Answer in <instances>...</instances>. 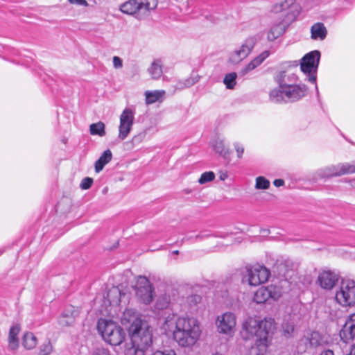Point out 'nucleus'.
<instances>
[{"label": "nucleus", "mask_w": 355, "mask_h": 355, "mask_svg": "<svg viewBox=\"0 0 355 355\" xmlns=\"http://www.w3.org/2000/svg\"><path fill=\"white\" fill-rule=\"evenodd\" d=\"M163 328L172 334L173 340L182 347H192L202 334L200 322L197 318L173 313L165 318Z\"/></svg>", "instance_id": "2"}, {"label": "nucleus", "mask_w": 355, "mask_h": 355, "mask_svg": "<svg viewBox=\"0 0 355 355\" xmlns=\"http://www.w3.org/2000/svg\"><path fill=\"white\" fill-rule=\"evenodd\" d=\"M37 344V339L32 332L24 334L22 339L23 346L28 350L33 349Z\"/></svg>", "instance_id": "28"}, {"label": "nucleus", "mask_w": 355, "mask_h": 355, "mask_svg": "<svg viewBox=\"0 0 355 355\" xmlns=\"http://www.w3.org/2000/svg\"><path fill=\"white\" fill-rule=\"evenodd\" d=\"M79 311L73 306L67 308L59 317L58 322L62 327H69L75 322Z\"/></svg>", "instance_id": "17"}, {"label": "nucleus", "mask_w": 355, "mask_h": 355, "mask_svg": "<svg viewBox=\"0 0 355 355\" xmlns=\"http://www.w3.org/2000/svg\"><path fill=\"white\" fill-rule=\"evenodd\" d=\"M200 300L201 297L198 295H191L187 297L183 304V309L185 311L192 312Z\"/></svg>", "instance_id": "26"}, {"label": "nucleus", "mask_w": 355, "mask_h": 355, "mask_svg": "<svg viewBox=\"0 0 355 355\" xmlns=\"http://www.w3.org/2000/svg\"><path fill=\"white\" fill-rule=\"evenodd\" d=\"M123 324H130L128 332L130 342L125 344V355H145L150 347L152 340V329L150 327L138 317L134 309H126L121 317Z\"/></svg>", "instance_id": "1"}, {"label": "nucleus", "mask_w": 355, "mask_h": 355, "mask_svg": "<svg viewBox=\"0 0 355 355\" xmlns=\"http://www.w3.org/2000/svg\"><path fill=\"white\" fill-rule=\"evenodd\" d=\"M320 59V52L315 50L306 53L300 62L301 71L307 76L309 82L315 83L317 79V71Z\"/></svg>", "instance_id": "8"}, {"label": "nucleus", "mask_w": 355, "mask_h": 355, "mask_svg": "<svg viewBox=\"0 0 355 355\" xmlns=\"http://www.w3.org/2000/svg\"><path fill=\"white\" fill-rule=\"evenodd\" d=\"M267 352V349H259L257 347H250L247 355H266Z\"/></svg>", "instance_id": "39"}, {"label": "nucleus", "mask_w": 355, "mask_h": 355, "mask_svg": "<svg viewBox=\"0 0 355 355\" xmlns=\"http://www.w3.org/2000/svg\"><path fill=\"white\" fill-rule=\"evenodd\" d=\"M215 179V173L212 171H207L202 173L201 176L198 180V183L200 184H205L206 183L210 182Z\"/></svg>", "instance_id": "35"}, {"label": "nucleus", "mask_w": 355, "mask_h": 355, "mask_svg": "<svg viewBox=\"0 0 355 355\" xmlns=\"http://www.w3.org/2000/svg\"><path fill=\"white\" fill-rule=\"evenodd\" d=\"M273 184L275 187H279L284 184V181L282 179H276L274 180Z\"/></svg>", "instance_id": "49"}, {"label": "nucleus", "mask_w": 355, "mask_h": 355, "mask_svg": "<svg viewBox=\"0 0 355 355\" xmlns=\"http://www.w3.org/2000/svg\"><path fill=\"white\" fill-rule=\"evenodd\" d=\"M350 184L352 187L355 188V179H353L350 181Z\"/></svg>", "instance_id": "51"}, {"label": "nucleus", "mask_w": 355, "mask_h": 355, "mask_svg": "<svg viewBox=\"0 0 355 355\" xmlns=\"http://www.w3.org/2000/svg\"><path fill=\"white\" fill-rule=\"evenodd\" d=\"M320 355H334V352L331 349H326L322 351Z\"/></svg>", "instance_id": "50"}, {"label": "nucleus", "mask_w": 355, "mask_h": 355, "mask_svg": "<svg viewBox=\"0 0 355 355\" xmlns=\"http://www.w3.org/2000/svg\"><path fill=\"white\" fill-rule=\"evenodd\" d=\"M172 254L178 255L179 254V251L178 250H174V251L172 252Z\"/></svg>", "instance_id": "52"}, {"label": "nucleus", "mask_w": 355, "mask_h": 355, "mask_svg": "<svg viewBox=\"0 0 355 355\" xmlns=\"http://www.w3.org/2000/svg\"><path fill=\"white\" fill-rule=\"evenodd\" d=\"M199 80L200 76L198 75L189 77L184 80L178 81L175 86V89L178 90L184 89L186 88L193 86L194 84L198 83Z\"/></svg>", "instance_id": "29"}, {"label": "nucleus", "mask_w": 355, "mask_h": 355, "mask_svg": "<svg viewBox=\"0 0 355 355\" xmlns=\"http://www.w3.org/2000/svg\"><path fill=\"white\" fill-rule=\"evenodd\" d=\"M215 325L218 333L232 337L236 331V316L232 312H225L216 317Z\"/></svg>", "instance_id": "10"}, {"label": "nucleus", "mask_w": 355, "mask_h": 355, "mask_svg": "<svg viewBox=\"0 0 355 355\" xmlns=\"http://www.w3.org/2000/svg\"><path fill=\"white\" fill-rule=\"evenodd\" d=\"M93 183V179L91 178H85L83 179L80 183V188L82 189L86 190L89 189Z\"/></svg>", "instance_id": "40"}, {"label": "nucleus", "mask_w": 355, "mask_h": 355, "mask_svg": "<svg viewBox=\"0 0 355 355\" xmlns=\"http://www.w3.org/2000/svg\"><path fill=\"white\" fill-rule=\"evenodd\" d=\"M270 184V181L263 176H259L256 178L255 188L257 189H267Z\"/></svg>", "instance_id": "34"}, {"label": "nucleus", "mask_w": 355, "mask_h": 355, "mask_svg": "<svg viewBox=\"0 0 355 355\" xmlns=\"http://www.w3.org/2000/svg\"><path fill=\"white\" fill-rule=\"evenodd\" d=\"M92 355H110V354L108 349L101 347L95 349Z\"/></svg>", "instance_id": "46"}, {"label": "nucleus", "mask_w": 355, "mask_h": 355, "mask_svg": "<svg viewBox=\"0 0 355 355\" xmlns=\"http://www.w3.org/2000/svg\"><path fill=\"white\" fill-rule=\"evenodd\" d=\"M113 67L118 69L123 67V60L119 56H114L112 58Z\"/></svg>", "instance_id": "44"}, {"label": "nucleus", "mask_w": 355, "mask_h": 355, "mask_svg": "<svg viewBox=\"0 0 355 355\" xmlns=\"http://www.w3.org/2000/svg\"><path fill=\"white\" fill-rule=\"evenodd\" d=\"M281 295L282 291L276 286H261L254 293L253 301L257 304H263L270 300H277Z\"/></svg>", "instance_id": "13"}, {"label": "nucleus", "mask_w": 355, "mask_h": 355, "mask_svg": "<svg viewBox=\"0 0 355 355\" xmlns=\"http://www.w3.org/2000/svg\"><path fill=\"white\" fill-rule=\"evenodd\" d=\"M135 293L138 299L145 304H149L154 299V293L149 280L146 277L137 278Z\"/></svg>", "instance_id": "11"}, {"label": "nucleus", "mask_w": 355, "mask_h": 355, "mask_svg": "<svg viewBox=\"0 0 355 355\" xmlns=\"http://www.w3.org/2000/svg\"><path fill=\"white\" fill-rule=\"evenodd\" d=\"M170 303V300L167 297H163L162 298H159L157 302V306L159 309H164L166 308L168 304Z\"/></svg>", "instance_id": "42"}, {"label": "nucleus", "mask_w": 355, "mask_h": 355, "mask_svg": "<svg viewBox=\"0 0 355 355\" xmlns=\"http://www.w3.org/2000/svg\"><path fill=\"white\" fill-rule=\"evenodd\" d=\"M253 37L246 39L239 48L234 49L230 55L229 61L232 64H239L246 58L251 53L255 45Z\"/></svg>", "instance_id": "14"}, {"label": "nucleus", "mask_w": 355, "mask_h": 355, "mask_svg": "<svg viewBox=\"0 0 355 355\" xmlns=\"http://www.w3.org/2000/svg\"><path fill=\"white\" fill-rule=\"evenodd\" d=\"M153 355H177L173 349L157 350Z\"/></svg>", "instance_id": "45"}, {"label": "nucleus", "mask_w": 355, "mask_h": 355, "mask_svg": "<svg viewBox=\"0 0 355 355\" xmlns=\"http://www.w3.org/2000/svg\"><path fill=\"white\" fill-rule=\"evenodd\" d=\"M162 61L160 59H156L153 61L148 69L149 74L153 79H159L162 75Z\"/></svg>", "instance_id": "24"}, {"label": "nucleus", "mask_w": 355, "mask_h": 355, "mask_svg": "<svg viewBox=\"0 0 355 355\" xmlns=\"http://www.w3.org/2000/svg\"><path fill=\"white\" fill-rule=\"evenodd\" d=\"M112 158V153L110 150H105L98 159L95 163V171L96 173L101 171L107 164H108Z\"/></svg>", "instance_id": "25"}, {"label": "nucleus", "mask_w": 355, "mask_h": 355, "mask_svg": "<svg viewBox=\"0 0 355 355\" xmlns=\"http://www.w3.org/2000/svg\"><path fill=\"white\" fill-rule=\"evenodd\" d=\"M275 329V322L272 318L261 319L257 316H248L242 322L240 334L244 340L256 338V343L251 347L260 349L264 347V349H267L268 337Z\"/></svg>", "instance_id": "4"}, {"label": "nucleus", "mask_w": 355, "mask_h": 355, "mask_svg": "<svg viewBox=\"0 0 355 355\" xmlns=\"http://www.w3.org/2000/svg\"><path fill=\"white\" fill-rule=\"evenodd\" d=\"M340 164L343 175L355 173V162Z\"/></svg>", "instance_id": "36"}, {"label": "nucleus", "mask_w": 355, "mask_h": 355, "mask_svg": "<svg viewBox=\"0 0 355 355\" xmlns=\"http://www.w3.org/2000/svg\"><path fill=\"white\" fill-rule=\"evenodd\" d=\"M338 279L335 272L330 270H322L318 276V282L321 288L331 290Z\"/></svg>", "instance_id": "16"}, {"label": "nucleus", "mask_w": 355, "mask_h": 355, "mask_svg": "<svg viewBox=\"0 0 355 355\" xmlns=\"http://www.w3.org/2000/svg\"><path fill=\"white\" fill-rule=\"evenodd\" d=\"M327 35V30L322 23L318 22L311 27V37L314 40H324Z\"/></svg>", "instance_id": "22"}, {"label": "nucleus", "mask_w": 355, "mask_h": 355, "mask_svg": "<svg viewBox=\"0 0 355 355\" xmlns=\"http://www.w3.org/2000/svg\"><path fill=\"white\" fill-rule=\"evenodd\" d=\"M270 55V52L268 51H265L262 52L257 57L254 58L250 62H249L244 68H243L240 71L239 74L242 76H245L250 71L254 70Z\"/></svg>", "instance_id": "18"}, {"label": "nucleus", "mask_w": 355, "mask_h": 355, "mask_svg": "<svg viewBox=\"0 0 355 355\" xmlns=\"http://www.w3.org/2000/svg\"><path fill=\"white\" fill-rule=\"evenodd\" d=\"M284 27L282 24H277L273 26L268 33V39L273 41L281 36L284 33Z\"/></svg>", "instance_id": "32"}, {"label": "nucleus", "mask_w": 355, "mask_h": 355, "mask_svg": "<svg viewBox=\"0 0 355 355\" xmlns=\"http://www.w3.org/2000/svg\"><path fill=\"white\" fill-rule=\"evenodd\" d=\"M318 175L320 178H331L343 175L341 164L336 165H331L322 168L318 171Z\"/></svg>", "instance_id": "20"}, {"label": "nucleus", "mask_w": 355, "mask_h": 355, "mask_svg": "<svg viewBox=\"0 0 355 355\" xmlns=\"http://www.w3.org/2000/svg\"><path fill=\"white\" fill-rule=\"evenodd\" d=\"M336 302L343 307H352L355 305V282L347 279H343L336 292Z\"/></svg>", "instance_id": "7"}, {"label": "nucleus", "mask_w": 355, "mask_h": 355, "mask_svg": "<svg viewBox=\"0 0 355 355\" xmlns=\"http://www.w3.org/2000/svg\"><path fill=\"white\" fill-rule=\"evenodd\" d=\"M135 119V112L130 108H125L120 115L118 139H125L132 130Z\"/></svg>", "instance_id": "12"}, {"label": "nucleus", "mask_w": 355, "mask_h": 355, "mask_svg": "<svg viewBox=\"0 0 355 355\" xmlns=\"http://www.w3.org/2000/svg\"><path fill=\"white\" fill-rule=\"evenodd\" d=\"M270 275V270L261 265L247 266L243 277L250 286H257L266 282Z\"/></svg>", "instance_id": "9"}, {"label": "nucleus", "mask_w": 355, "mask_h": 355, "mask_svg": "<svg viewBox=\"0 0 355 355\" xmlns=\"http://www.w3.org/2000/svg\"><path fill=\"white\" fill-rule=\"evenodd\" d=\"M53 347L50 343H44L41 345L40 355H49L52 352Z\"/></svg>", "instance_id": "37"}, {"label": "nucleus", "mask_w": 355, "mask_h": 355, "mask_svg": "<svg viewBox=\"0 0 355 355\" xmlns=\"http://www.w3.org/2000/svg\"><path fill=\"white\" fill-rule=\"evenodd\" d=\"M89 132L92 135L103 137L105 135V125L104 123L99 121L89 125Z\"/></svg>", "instance_id": "31"}, {"label": "nucleus", "mask_w": 355, "mask_h": 355, "mask_svg": "<svg viewBox=\"0 0 355 355\" xmlns=\"http://www.w3.org/2000/svg\"><path fill=\"white\" fill-rule=\"evenodd\" d=\"M212 146L216 153H218L220 156L226 158L230 155V150L225 147L224 142L221 139H216L213 144Z\"/></svg>", "instance_id": "30"}, {"label": "nucleus", "mask_w": 355, "mask_h": 355, "mask_svg": "<svg viewBox=\"0 0 355 355\" xmlns=\"http://www.w3.org/2000/svg\"><path fill=\"white\" fill-rule=\"evenodd\" d=\"M234 146L237 153L238 158L241 159L244 153V147L243 146V145L237 142L234 144Z\"/></svg>", "instance_id": "43"}, {"label": "nucleus", "mask_w": 355, "mask_h": 355, "mask_svg": "<svg viewBox=\"0 0 355 355\" xmlns=\"http://www.w3.org/2000/svg\"><path fill=\"white\" fill-rule=\"evenodd\" d=\"M218 177L221 181H224L228 178V173L226 171H220L218 173Z\"/></svg>", "instance_id": "48"}, {"label": "nucleus", "mask_w": 355, "mask_h": 355, "mask_svg": "<svg viewBox=\"0 0 355 355\" xmlns=\"http://www.w3.org/2000/svg\"><path fill=\"white\" fill-rule=\"evenodd\" d=\"M124 296L125 294L121 293V291L118 288L114 287L108 291L107 297L111 304L118 305L122 300V297Z\"/></svg>", "instance_id": "27"}, {"label": "nucleus", "mask_w": 355, "mask_h": 355, "mask_svg": "<svg viewBox=\"0 0 355 355\" xmlns=\"http://www.w3.org/2000/svg\"><path fill=\"white\" fill-rule=\"evenodd\" d=\"M20 331V327L18 324L10 327L8 334V348L10 350H16L19 347L18 334Z\"/></svg>", "instance_id": "23"}, {"label": "nucleus", "mask_w": 355, "mask_h": 355, "mask_svg": "<svg viewBox=\"0 0 355 355\" xmlns=\"http://www.w3.org/2000/svg\"><path fill=\"white\" fill-rule=\"evenodd\" d=\"M71 3L77 4L79 6H87V2L86 0H69Z\"/></svg>", "instance_id": "47"}, {"label": "nucleus", "mask_w": 355, "mask_h": 355, "mask_svg": "<svg viewBox=\"0 0 355 355\" xmlns=\"http://www.w3.org/2000/svg\"><path fill=\"white\" fill-rule=\"evenodd\" d=\"M277 87L271 89L268 98L277 104L293 103L299 101L307 94V87L304 84H295L297 76L288 70H279L273 77Z\"/></svg>", "instance_id": "3"}, {"label": "nucleus", "mask_w": 355, "mask_h": 355, "mask_svg": "<svg viewBox=\"0 0 355 355\" xmlns=\"http://www.w3.org/2000/svg\"><path fill=\"white\" fill-rule=\"evenodd\" d=\"M165 94V90L146 91L144 93L146 104L150 105L156 102H162Z\"/></svg>", "instance_id": "21"}, {"label": "nucleus", "mask_w": 355, "mask_h": 355, "mask_svg": "<svg viewBox=\"0 0 355 355\" xmlns=\"http://www.w3.org/2000/svg\"><path fill=\"white\" fill-rule=\"evenodd\" d=\"M320 336L318 333H313L311 334V338H310V344L311 346L316 347L321 345L320 340H319Z\"/></svg>", "instance_id": "41"}, {"label": "nucleus", "mask_w": 355, "mask_h": 355, "mask_svg": "<svg viewBox=\"0 0 355 355\" xmlns=\"http://www.w3.org/2000/svg\"><path fill=\"white\" fill-rule=\"evenodd\" d=\"M97 330L103 340L113 346L121 345L126 336L122 327L112 320L99 319L97 322Z\"/></svg>", "instance_id": "5"}, {"label": "nucleus", "mask_w": 355, "mask_h": 355, "mask_svg": "<svg viewBox=\"0 0 355 355\" xmlns=\"http://www.w3.org/2000/svg\"><path fill=\"white\" fill-rule=\"evenodd\" d=\"M146 132H140L136 135H135L131 140V143L132 145H138L139 144L141 143L146 138Z\"/></svg>", "instance_id": "38"}, {"label": "nucleus", "mask_w": 355, "mask_h": 355, "mask_svg": "<svg viewBox=\"0 0 355 355\" xmlns=\"http://www.w3.org/2000/svg\"><path fill=\"white\" fill-rule=\"evenodd\" d=\"M340 339L348 343L355 339V313L350 314L340 331Z\"/></svg>", "instance_id": "15"}, {"label": "nucleus", "mask_w": 355, "mask_h": 355, "mask_svg": "<svg viewBox=\"0 0 355 355\" xmlns=\"http://www.w3.org/2000/svg\"><path fill=\"white\" fill-rule=\"evenodd\" d=\"M157 6V0H129L121 6V10L128 15H136L141 19Z\"/></svg>", "instance_id": "6"}, {"label": "nucleus", "mask_w": 355, "mask_h": 355, "mask_svg": "<svg viewBox=\"0 0 355 355\" xmlns=\"http://www.w3.org/2000/svg\"><path fill=\"white\" fill-rule=\"evenodd\" d=\"M315 89H316L317 93H318V86L316 84H315Z\"/></svg>", "instance_id": "53"}, {"label": "nucleus", "mask_w": 355, "mask_h": 355, "mask_svg": "<svg viewBox=\"0 0 355 355\" xmlns=\"http://www.w3.org/2000/svg\"><path fill=\"white\" fill-rule=\"evenodd\" d=\"M212 355H222V354H220V353L216 352V353H215V354H212Z\"/></svg>", "instance_id": "54"}, {"label": "nucleus", "mask_w": 355, "mask_h": 355, "mask_svg": "<svg viewBox=\"0 0 355 355\" xmlns=\"http://www.w3.org/2000/svg\"><path fill=\"white\" fill-rule=\"evenodd\" d=\"M237 77V74L235 72L230 73L225 75L223 79V83L225 85L226 87L229 89H232L234 88L236 82V79Z\"/></svg>", "instance_id": "33"}, {"label": "nucleus", "mask_w": 355, "mask_h": 355, "mask_svg": "<svg viewBox=\"0 0 355 355\" xmlns=\"http://www.w3.org/2000/svg\"><path fill=\"white\" fill-rule=\"evenodd\" d=\"M295 0H281L274 6V11L276 12H281L288 8L293 10V15L297 16L301 10L300 6L298 4L294 3Z\"/></svg>", "instance_id": "19"}]
</instances>
